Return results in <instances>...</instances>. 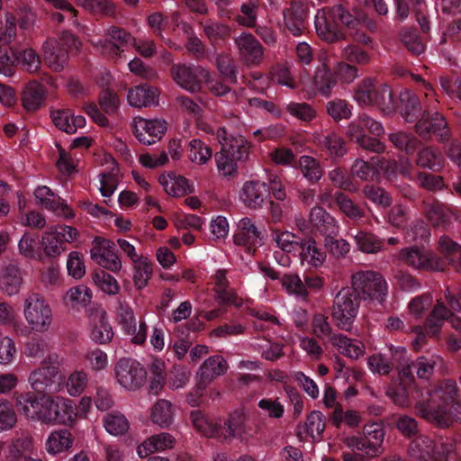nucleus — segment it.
Wrapping results in <instances>:
<instances>
[{
    "instance_id": "obj_1",
    "label": "nucleus",
    "mask_w": 461,
    "mask_h": 461,
    "mask_svg": "<svg viewBox=\"0 0 461 461\" xmlns=\"http://www.w3.org/2000/svg\"><path fill=\"white\" fill-rule=\"evenodd\" d=\"M457 393L456 383L444 381L429 393L427 402H419L416 410L422 418L441 428H447L456 420L461 422V402L451 406V411H447V406L455 399Z\"/></svg>"
},
{
    "instance_id": "obj_2",
    "label": "nucleus",
    "mask_w": 461,
    "mask_h": 461,
    "mask_svg": "<svg viewBox=\"0 0 461 461\" xmlns=\"http://www.w3.org/2000/svg\"><path fill=\"white\" fill-rule=\"evenodd\" d=\"M58 395L42 394L38 397L30 393L15 394L18 411L29 420L54 426Z\"/></svg>"
},
{
    "instance_id": "obj_3",
    "label": "nucleus",
    "mask_w": 461,
    "mask_h": 461,
    "mask_svg": "<svg viewBox=\"0 0 461 461\" xmlns=\"http://www.w3.org/2000/svg\"><path fill=\"white\" fill-rule=\"evenodd\" d=\"M64 358L57 353L50 354L39 366L31 370L28 375V384L31 389L41 395L56 392L59 384L57 377Z\"/></svg>"
},
{
    "instance_id": "obj_4",
    "label": "nucleus",
    "mask_w": 461,
    "mask_h": 461,
    "mask_svg": "<svg viewBox=\"0 0 461 461\" xmlns=\"http://www.w3.org/2000/svg\"><path fill=\"white\" fill-rule=\"evenodd\" d=\"M23 314L29 329L34 333H47L52 328V309L40 294L32 293L25 297L23 303Z\"/></svg>"
},
{
    "instance_id": "obj_5",
    "label": "nucleus",
    "mask_w": 461,
    "mask_h": 461,
    "mask_svg": "<svg viewBox=\"0 0 461 461\" xmlns=\"http://www.w3.org/2000/svg\"><path fill=\"white\" fill-rule=\"evenodd\" d=\"M354 98L361 105H376L386 114L395 110L390 88L386 85H375L370 78L363 80L357 86Z\"/></svg>"
},
{
    "instance_id": "obj_6",
    "label": "nucleus",
    "mask_w": 461,
    "mask_h": 461,
    "mask_svg": "<svg viewBox=\"0 0 461 461\" xmlns=\"http://www.w3.org/2000/svg\"><path fill=\"white\" fill-rule=\"evenodd\" d=\"M359 305L358 295L350 287L342 288L333 299L331 316L335 325L349 330L358 314Z\"/></svg>"
},
{
    "instance_id": "obj_7",
    "label": "nucleus",
    "mask_w": 461,
    "mask_h": 461,
    "mask_svg": "<svg viewBox=\"0 0 461 461\" xmlns=\"http://www.w3.org/2000/svg\"><path fill=\"white\" fill-rule=\"evenodd\" d=\"M351 289L355 294L362 295L364 299H370L383 303L387 292V284L384 276L372 270H362L352 275Z\"/></svg>"
},
{
    "instance_id": "obj_8",
    "label": "nucleus",
    "mask_w": 461,
    "mask_h": 461,
    "mask_svg": "<svg viewBox=\"0 0 461 461\" xmlns=\"http://www.w3.org/2000/svg\"><path fill=\"white\" fill-rule=\"evenodd\" d=\"M79 238V231L69 225H57L46 230L41 239V246L49 258H56L67 250L66 244L73 243Z\"/></svg>"
},
{
    "instance_id": "obj_9",
    "label": "nucleus",
    "mask_w": 461,
    "mask_h": 461,
    "mask_svg": "<svg viewBox=\"0 0 461 461\" xmlns=\"http://www.w3.org/2000/svg\"><path fill=\"white\" fill-rule=\"evenodd\" d=\"M78 40L68 32H64L59 40L49 39L42 46V56L47 65L55 71L64 68L68 63V49L77 50Z\"/></svg>"
},
{
    "instance_id": "obj_10",
    "label": "nucleus",
    "mask_w": 461,
    "mask_h": 461,
    "mask_svg": "<svg viewBox=\"0 0 461 461\" xmlns=\"http://www.w3.org/2000/svg\"><path fill=\"white\" fill-rule=\"evenodd\" d=\"M201 131L207 133H215L221 150L230 155L234 159L245 161L249 158L251 144L240 134L230 133L224 127H219L216 131L212 126L203 121L198 122Z\"/></svg>"
},
{
    "instance_id": "obj_11",
    "label": "nucleus",
    "mask_w": 461,
    "mask_h": 461,
    "mask_svg": "<svg viewBox=\"0 0 461 461\" xmlns=\"http://www.w3.org/2000/svg\"><path fill=\"white\" fill-rule=\"evenodd\" d=\"M384 431L380 424H366L364 436H350L345 438V444L352 450L363 451L367 456H376L384 441Z\"/></svg>"
},
{
    "instance_id": "obj_12",
    "label": "nucleus",
    "mask_w": 461,
    "mask_h": 461,
    "mask_svg": "<svg viewBox=\"0 0 461 461\" xmlns=\"http://www.w3.org/2000/svg\"><path fill=\"white\" fill-rule=\"evenodd\" d=\"M146 370L136 360L120 359L115 366V376L119 384L127 390L134 391L142 386L146 381Z\"/></svg>"
},
{
    "instance_id": "obj_13",
    "label": "nucleus",
    "mask_w": 461,
    "mask_h": 461,
    "mask_svg": "<svg viewBox=\"0 0 461 461\" xmlns=\"http://www.w3.org/2000/svg\"><path fill=\"white\" fill-rule=\"evenodd\" d=\"M401 258L409 267L420 270H443L445 263L438 257L416 247H411L401 250Z\"/></svg>"
},
{
    "instance_id": "obj_14",
    "label": "nucleus",
    "mask_w": 461,
    "mask_h": 461,
    "mask_svg": "<svg viewBox=\"0 0 461 461\" xmlns=\"http://www.w3.org/2000/svg\"><path fill=\"white\" fill-rule=\"evenodd\" d=\"M91 258L99 266L113 272L122 269V261L114 251L113 244L106 239L95 238L90 249Z\"/></svg>"
},
{
    "instance_id": "obj_15",
    "label": "nucleus",
    "mask_w": 461,
    "mask_h": 461,
    "mask_svg": "<svg viewBox=\"0 0 461 461\" xmlns=\"http://www.w3.org/2000/svg\"><path fill=\"white\" fill-rule=\"evenodd\" d=\"M233 239L236 245L253 251L263 243V228L258 227L252 219L243 217L237 224Z\"/></svg>"
},
{
    "instance_id": "obj_16",
    "label": "nucleus",
    "mask_w": 461,
    "mask_h": 461,
    "mask_svg": "<svg viewBox=\"0 0 461 461\" xmlns=\"http://www.w3.org/2000/svg\"><path fill=\"white\" fill-rule=\"evenodd\" d=\"M220 429L219 438L224 439L236 438L240 442L247 443L252 438V435L247 426V416L240 410L230 413L223 426L220 424Z\"/></svg>"
},
{
    "instance_id": "obj_17",
    "label": "nucleus",
    "mask_w": 461,
    "mask_h": 461,
    "mask_svg": "<svg viewBox=\"0 0 461 461\" xmlns=\"http://www.w3.org/2000/svg\"><path fill=\"white\" fill-rule=\"evenodd\" d=\"M171 74L176 84L182 88L194 93L200 89L198 77L207 78L209 72L201 67L174 65Z\"/></svg>"
},
{
    "instance_id": "obj_18",
    "label": "nucleus",
    "mask_w": 461,
    "mask_h": 461,
    "mask_svg": "<svg viewBox=\"0 0 461 461\" xmlns=\"http://www.w3.org/2000/svg\"><path fill=\"white\" fill-rule=\"evenodd\" d=\"M105 35L108 38L104 41H93V44L100 48L101 51L108 56H119L124 51V47L132 44L133 38L124 30L117 27H110L105 30Z\"/></svg>"
},
{
    "instance_id": "obj_19",
    "label": "nucleus",
    "mask_w": 461,
    "mask_h": 461,
    "mask_svg": "<svg viewBox=\"0 0 461 461\" xmlns=\"http://www.w3.org/2000/svg\"><path fill=\"white\" fill-rule=\"evenodd\" d=\"M331 10L325 8L317 11L314 17V27L317 35L327 42L332 43L345 38L342 31L339 30L334 21Z\"/></svg>"
},
{
    "instance_id": "obj_20",
    "label": "nucleus",
    "mask_w": 461,
    "mask_h": 461,
    "mask_svg": "<svg viewBox=\"0 0 461 461\" xmlns=\"http://www.w3.org/2000/svg\"><path fill=\"white\" fill-rule=\"evenodd\" d=\"M167 129V123L162 120L134 119L135 137L145 145H151L159 140Z\"/></svg>"
},
{
    "instance_id": "obj_21",
    "label": "nucleus",
    "mask_w": 461,
    "mask_h": 461,
    "mask_svg": "<svg viewBox=\"0 0 461 461\" xmlns=\"http://www.w3.org/2000/svg\"><path fill=\"white\" fill-rule=\"evenodd\" d=\"M269 196V187L261 181H247L243 184L239 198L250 209L260 208Z\"/></svg>"
},
{
    "instance_id": "obj_22",
    "label": "nucleus",
    "mask_w": 461,
    "mask_h": 461,
    "mask_svg": "<svg viewBox=\"0 0 461 461\" xmlns=\"http://www.w3.org/2000/svg\"><path fill=\"white\" fill-rule=\"evenodd\" d=\"M308 12V5L303 2H294L284 10L285 24L294 35H300L304 31Z\"/></svg>"
},
{
    "instance_id": "obj_23",
    "label": "nucleus",
    "mask_w": 461,
    "mask_h": 461,
    "mask_svg": "<svg viewBox=\"0 0 461 461\" xmlns=\"http://www.w3.org/2000/svg\"><path fill=\"white\" fill-rule=\"evenodd\" d=\"M34 194L41 205L53 211L57 215L64 218L74 216L70 207L60 197L55 195L48 186H39Z\"/></svg>"
},
{
    "instance_id": "obj_24",
    "label": "nucleus",
    "mask_w": 461,
    "mask_h": 461,
    "mask_svg": "<svg viewBox=\"0 0 461 461\" xmlns=\"http://www.w3.org/2000/svg\"><path fill=\"white\" fill-rule=\"evenodd\" d=\"M240 57L249 65H258L263 59V48L249 33H241L235 39Z\"/></svg>"
},
{
    "instance_id": "obj_25",
    "label": "nucleus",
    "mask_w": 461,
    "mask_h": 461,
    "mask_svg": "<svg viewBox=\"0 0 461 461\" xmlns=\"http://www.w3.org/2000/svg\"><path fill=\"white\" fill-rule=\"evenodd\" d=\"M23 279L17 264L9 263L0 269V290L9 295H15L21 290Z\"/></svg>"
},
{
    "instance_id": "obj_26",
    "label": "nucleus",
    "mask_w": 461,
    "mask_h": 461,
    "mask_svg": "<svg viewBox=\"0 0 461 461\" xmlns=\"http://www.w3.org/2000/svg\"><path fill=\"white\" fill-rule=\"evenodd\" d=\"M52 122L60 131L74 134L78 129L86 126V118L82 115H76L70 109H59L51 113Z\"/></svg>"
},
{
    "instance_id": "obj_27",
    "label": "nucleus",
    "mask_w": 461,
    "mask_h": 461,
    "mask_svg": "<svg viewBox=\"0 0 461 461\" xmlns=\"http://www.w3.org/2000/svg\"><path fill=\"white\" fill-rule=\"evenodd\" d=\"M175 444V438L167 432L153 435L137 446V455L144 458L158 451H164L172 448Z\"/></svg>"
},
{
    "instance_id": "obj_28",
    "label": "nucleus",
    "mask_w": 461,
    "mask_h": 461,
    "mask_svg": "<svg viewBox=\"0 0 461 461\" xmlns=\"http://www.w3.org/2000/svg\"><path fill=\"white\" fill-rule=\"evenodd\" d=\"M158 182L163 186L165 192L171 196L180 197L194 191V185L187 178L172 172L161 175Z\"/></svg>"
},
{
    "instance_id": "obj_29",
    "label": "nucleus",
    "mask_w": 461,
    "mask_h": 461,
    "mask_svg": "<svg viewBox=\"0 0 461 461\" xmlns=\"http://www.w3.org/2000/svg\"><path fill=\"white\" fill-rule=\"evenodd\" d=\"M72 434L65 429L50 432L45 440V449L50 456H57L69 450L73 446Z\"/></svg>"
},
{
    "instance_id": "obj_30",
    "label": "nucleus",
    "mask_w": 461,
    "mask_h": 461,
    "mask_svg": "<svg viewBox=\"0 0 461 461\" xmlns=\"http://www.w3.org/2000/svg\"><path fill=\"white\" fill-rule=\"evenodd\" d=\"M127 100L131 106L138 108L156 105L158 103V92L146 85L135 86L129 90Z\"/></svg>"
},
{
    "instance_id": "obj_31",
    "label": "nucleus",
    "mask_w": 461,
    "mask_h": 461,
    "mask_svg": "<svg viewBox=\"0 0 461 461\" xmlns=\"http://www.w3.org/2000/svg\"><path fill=\"white\" fill-rule=\"evenodd\" d=\"M330 341L336 349L347 357L357 359L365 354L364 344L343 334H334Z\"/></svg>"
},
{
    "instance_id": "obj_32",
    "label": "nucleus",
    "mask_w": 461,
    "mask_h": 461,
    "mask_svg": "<svg viewBox=\"0 0 461 461\" xmlns=\"http://www.w3.org/2000/svg\"><path fill=\"white\" fill-rule=\"evenodd\" d=\"M55 425L73 427L77 424V404L71 399L58 395Z\"/></svg>"
},
{
    "instance_id": "obj_33",
    "label": "nucleus",
    "mask_w": 461,
    "mask_h": 461,
    "mask_svg": "<svg viewBox=\"0 0 461 461\" xmlns=\"http://www.w3.org/2000/svg\"><path fill=\"white\" fill-rule=\"evenodd\" d=\"M310 221L326 237L339 233V227L337 221L321 207L312 209Z\"/></svg>"
},
{
    "instance_id": "obj_34",
    "label": "nucleus",
    "mask_w": 461,
    "mask_h": 461,
    "mask_svg": "<svg viewBox=\"0 0 461 461\" xmlns=\"http://www.w3.org/2000/svg\"><path fill=\"white\" fill-rule=\"evenodd\" d=\"M446 126V121L439 113H434L430 116L429 113H424L416 124V130L421 136L433 132L443 137L447 135Z\"/></svg>"
},
{
    "instance_id": "obj_35",
    "label": "nucleus",
    "mask_w": 461,
    "mask_h": 461,
    "mask_svg": "<svg viewBox=\"0 0 461 461\" xmlns=\"http://www.w3.org/2000/svg\"><path fill=\"white\" fill-rule=\"evenodd\" d=\"M113 337V331L104 312L96 313L91 319L90 338L98 344H105Z\"/></svg>"
},
{
    "instance_id": "obj_36",
    "label": "nucleus",
    "mask_w": 461,
    "mask_h": 461,
    "mask_svg": "<svg viewBox=\"0 0 461 461\" xmlns=\"http://www.w3.org/2000/svg\"><path fill=\"white\" fill-rule=\"evenodd\" d=\"M300 259L302 264H307L312 267H320L326 259V254L312 240H303L300 248Z\"/></svg>"
},
{
    "instance_id": "obj_37",
    "label": "nucleus",
    "mask_w": 461,
    "mask_h": 461,
    "mask_svg": "<svg viewBox=\"0 0 461 461\" xmlns=\"http://www.w3.org/2000/svg\"><path fill=\"white\" fill-rule=\"evenodd\" d=\"M452 317L443 303L438 302L431 313L426 319L424 329L430 337H437L446 320Z\"/></svg>"
},
{
    "instance_id": "obj_38",
    "label": "nucleus",
    "mask_w": 461,
    "mask_h": 461,
    "mask_svg": "<svg viewBox=\"0 0 461 461\" xmlns=\"http://www.w3.org/2000/svg\"><path fill=\"white\" fill-rule=\"evenodd\" d=\"M320 61L321 65L316 70L314 83L322 95H328L332 87L336 85V79L329 70L328 56L322 54L320 58Z\"/></svg>"
},
{
    "instance_id": "obj_39",
    "label": "nucleus",
    "mask_w": 461,
    "mask_h": 461,
    "mask_svg": "<svg viewBox=\"0 0 461 461\" xmlns=\"http://www.w3.org/2000/svg\"><path fill=\"white\" fill-rule=\"evenodd\" d=\"M43 86L38 82H30L24 88L22 95L23 107L27 111H35L41 107L44 100Z\"/></svg>"
},
{
    "instance_id": "obj_40",
    "label": "nucleus",
    "mask_w": 461,
    "mask_h": 461,
    "mask_svg": "<svg viewBox=\"0 0 461 461\" xmlns=\"http://www.w3.org/2000/svg\"><path fill=\"white\" fill-rule=\"evenodd\" d=\"M103 424L106 432L114 437L124 435L130 429L128 419L119 411H111L105 414Z\"/></svg>"
},
{
    "instance_id": "obj_41",
    "label": "nucleus",
    "mask_w": 461,
    "mask_h": 461,
    "mask_svg": "<svg viewBox=\"0 0 461 461\" xmlns=\"http://www.w3.org/2000/svg\"><path fill=\"white\" fill-rule=\"evenodd\" d=\"M228 365L221 356H213L206 359L200 367L201 379L206 382L226 373Z\"/></svg>"
},
{
    "instance_id": "obj_42",
    "label": "nucleus",
    "mask_w": 461,
    "mask_h": 461,
    "mask_svg": "<svg viewBox=\"0 0 461 461\" xmlns=\"http://www.w3.org/2000/svg\"><path fill=\"white\" fill-rule=\"evenodd\" d=\"M191 421L194 427L205 437L219 438L221 429L220 423L213 420L206 418L201 411H194L191 412Z\"/></svg>"
},
{
    "instance_id": "obj_43",
    "label": "nucleus",
    "mask_w": 461,
    "mask_h": 461,
    "mask_svg": "<svg viewBox=\"0 0 461 461\" xmlns=\"http://www.w3.org/2000/svg\"><path fill=\"white\" fill-rule=\"evenodd\" d=\"M272 238L276 247L285 253L297 251L303 241L301 238L288 230H275L272 231Z\"/></svg>"
},
{
    "instance_id": "obj_44",
    "label": "nucleus",
    "mask_w": 461,
    "mask_h": 461,
    "mask_svg": "<svg viewBox=\"0 0 461 461\" xmlns=\"http://www.w3.org/2000/svg\"><path fill=\"white\" fill-rule=\"evenodd\" d=\"M89 383L87 372L84 370H74L71 372L65 383L66 390L71 397L82 394Z\"/></svg>"
},
{
    "instance_id": "obj_45",
    "label": "nucleus",
    "mask_w": 461,
    "mask_h": 461,
    "mask_svg": "<svg viewBox=\"0 0 461 461\" xmlns=\"http://www.w3.org/2000/svg\"><path fill=\"white\" fill-rule=\"evenodd\" d=\"M188 158L196 165H205L212 157V149L198 139L192 140L188 144Z\"/></svg>"
},
{
    "instance_id": "obj_46",
    "label": "nucleus",
    "mask_w": 461,
    "mask_h": 461,
    "mask_svg": "<svg viewBox=\"0 0 461 461\" xmlns=\"http://www.w3.org/2000/svg\"><path fill=\"white\" fill-rule=\"evenodd\" d=\"M390 350L393 362L397 363L401 382L403 383L404 379L411 382L413 380L412 371L410 357L407 356L406 350L403 348H394L393 346L390 347Z\"/></svg>"
},
{
    "instance_id": "obj_47",
    "label": "nucleus",
    "mask_w": 461,
    "mask_h": 461,
    "mask_svg": "<svg viewBox=\"0 0 461 461\" xmlns=\"http://www.w3.org/2000/svg\"><path fill=\"white\" fill-rule=\"evenodd\" d=\"M132 280L137 289L145 288L152 276V267L149 258L132 264Z\"/></svg>"
},
{
    "instance_id": "obj_48",
    "label": "nucleus",
    "mask_w": 461,
    "mask_h": 461,
    "mask_svg": "<svg viewBox=\"0 0 461 461\" xmlns=\"http://www.w3.org/2000/svg\"><path fill=\"white\" fill-rule=\"evenodd\" d=\"M13 56L17 64L30 73L38 71L41 67V59L32 49L14 50Z\"/></svg>"
},
{
    "instance_id": "obj_49",
    "label": "nucleus",
    "mask_w": 461,
    "mask_h": 461,
    "mask_svg": "<svg viewBox=\"0 0 461 461\" xmlns=\"http://www.w3.org/2000/svg\"><path fill=\"white\" fill-rule=\"evenodd\" d=\"M378 162L379 158H373L368 162L363 159H357L351 167V173L362 180H372L379 175Z\"/></svg>"
},
{
    "instance_id": "obj_50",
    "label": "nucleus",
    "mask_w": 461,
    "mask_h": 461,
    "mask_svg": "<svg viewBox=\"0 0 461 461\" xmlns=\"http://www.w3.org/2000/svg\"><path fill=\"white\" fill-rule=\"evenodd\" d=\"M150 418L152 422L167 427L173 421L172 405L168 401L159 400L151 409Z\"/></svg>"
},
{
    "instance_id": "obj_51",
    "label": "nucleus",
    "mask_w": 461,
    "mask_h": 461,
    "mask_svg": "<svg viewBox=\"0 0 461 461\" xmlns=\"http://www.w3.org/2000/svg\"><path fill=\"white\" fill-rule=\"evenodd\" d=\"M348 134L366 149L378 153L384 149V144L379 140L366 136L355 123L349 125Z\"/></svg>"
},
{
    "instance_id": "obj_52",
    "label": "nucleus",
    "mask_w": 461,
    "mask_h": 461,
    "mask_svg": "<svg viewBox=\"0 0 461 461\" xmlns=\"http://www.w3.org/2000/svg\"><path fill=\"white\" fill-rule=\"evenodd\" d=\"M315 141L325 148L330 155L343 156L346 152L345 142L335 133H329L321 136L319 133L314 134Z\"/></svg>"
},
{
    "instance_id": "obj_53",
    "label": "nucleus",
    "mask_w": 461,
    "mask_h": 461,
    "mask_svg": "<svg viewBox=\"0 0 461 461\" xmlns=\"http://www.w3.org/2000/svg\"><path fill=\"white\" fill-rule=\"evenodd\" d=\"M238 162L239 160L234 159V158L221 149L215 155L218 174L224 178L234 177L237 175Z\"/></svg>"
},
{
    "instance_id": "obj_54",
    "label": "nucleus",
    "mask_w": 461,
    "mask_h": 461,
    "mask_svg": "<svg viewBox=\"0 0 461 461\" xmlns=\"http://www.w3.org/2000/svg\"><path fill=\"white\" fill-rule=\"evenodd\" d=\"M92 292L83 285L70 288L64 296V303L70 307L86 305L91 302Z\"/></svg>"
},
{
    "instance_id": "obj_55",
    "label": "nucleus",
    "mask_w": 461,
    "mask_h": 461,
    "mask_svg": "<svg viewBox=\"0 0 461 461\" xmlns=\"http://www.w3.org/2000/svg\"><path fill=\"white\" fill-rule=\"evenodd\" d=\"M359 250L365 253H376L382 249V240L372 233L357 231L352 234Z\"/></svg>"
},
{
    "instance_id": "obj_56",
    "label": "nucleus",
    "mask_w": 461,
    "mask_h": 461,
    "mask_svg": "<svg viewBox=\"0 0 461 461\" xmlns=\"http://www.w3.org/2000/svg\"><path fill=\"white\" fill-rule=\"evenodd\" d=\"M122 329L125 334L131 336V339L135 344H142L147 338V326L144 322L137 324L135 318L131 314L129 320L122 323Z\"/></svg>"
},
{
    "instance_id": "obj_57",
    "label": "nucleus",
    "mask_w": 461,
    "mask_h": 461,
    "mask_svg": "<svg viewBox=\"0 0 461 461\" xmlns=\"http://www.w3.org/2000/svg\"><path fill=\"white\" fill-rule=\"evenodd\" d=\"M99 191L104 198L111 197L116 190L119 181V169L113 167L111 171L101 173L99 176Z\"/></svg>"
},
{
    "instance_id": "obj_58",
    "label": "nucleus",
    "mask_w": 461,
    "mask_h": 461,
    "mask_svg": "<svg viewBox=\"0 0 461 461\" xmlns=\"http://www.w3.org/2000/svg\"><path fill=\"white\" fill-rule=\"evenodd\" d=\"M439 249L447 258L449 262L458 270H461V249L460 247L447 237H441Z\"/></svg>"
},
{
    "instance_id": "obj_59",
    "label": "nucleus",
    "mask_w": 461,
    "mask_h": 461,
    "mask_svg": "<svg viewBox=\"0 0 461 461\" xmlns=\"http://www.w3.org/2000/svg\"><path fill=\"white\" fill-rule=\"evenodd\" d=\"M285 110L296 119L309 122L316 117L315 109L307 103L290 102L286 104Z\"/></svg>"
},
{
    "instance_id": "obj_60",
    "label": "nucleus",
    "mask_w": 461,
    "mask_h": 461,
    "mask_svg": "<svg viewBox=\"0 0 461 461\" xmlns=\"http://www.w3.org/2000/svg\"><path fill=\"white\" fill-rule=\"evenodd\" d=\"M84 357L90 369L94 372H101L109 366L107 354L100 348L86 351Z\"/></svg>"
},
{
    "instance_id": "obj_61",
    "label": "nucleus",
    "mask_w": 461,
    "mask_h": 461,
    "mask_svg": "<svg viewBox=\"0 0 461 461\" xmlns=\"http://www.w3.org/2000/svg\"><path fill=\"white\" fill-rule=\"evenodd\" d=\"M386 395L399 407L410 405V398L406 385L402 382L392 383L386 390Z\"/></svg>"
},
{
    "instance_id": "obj_62",
    "label": "nucleus",
    "mask_w": 461,
    "mask_h": 461,
    "mask_svg": "<svg viewBox=\"0 0 461 461\" xmlns=\"http://www.w3.org/2000/svg\"><path fill=\"white\" fill-rule=\"evenodd\" d=\"M303 175L311 181H318L322 176L319 162L310 156H302L299 159Z\"/></svg>"
},
{
    "instance_id": "obj_63",
    "label": "nucleus",
    "mask_w": 461,
    "mask_h": 461,
    "mask_svg": "<svg viewBox=\"0 0 461 461\" xmlns=\"http://www.w3.org/2000/svg\"><path fill=\"white\" fill-rule=\"evenodd\" d=\"M418 165L437 171L442 167V156L437 150L428 148L419 153Z\"/></svg>"
},
{
    "instance_id": "obj_64",
    "label": "nucleus",
    "mask_w": 461,
    "mask_h": 461,
    "mask_svg": "<svg viewBox=\"0 0 461 461\" xmlns=\"http://www.w3.org/2000/svg\"><path fill=\"white\" fill-rule=\"evenodd\" d=\"M94 282L95 285L107 294H116L120 286L117 280L110 274L101 270L94 275Z\"/></svg>"
}]
</instances>
